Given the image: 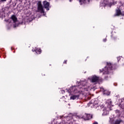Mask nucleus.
Returning <instances> with one entry per match:
<instances>
[{
    "instance_id": "nucleus-11",
    "label": "nucleus",
    "mask_w": 124,
    "mask_h": 124,
    "mask_svg": "<svg viewBox=\"0 0 124 124\" xmlns=\"http://www.w3.org/2000/svg\"><path fill=\"white\" fill-rule=\"evenodd\" d=\"M103 111H104V112L103 113V116H106L109 114V112L108 111H107L106 109L104 108L103 109Z\"/></svg>"
},
{
    "instance_id": "nucleus-20",
    "label": "nucleus",
    "mask_w": 124,
    "mask_h": 124,
    "mask_svg": "<svg viewBox=\"0 0 124 124\" xmlns=\"http://www.w3.org/2000/svg\"><path fill=\"white\" fill-rule=\"evenodd\" d=\"M67 61H64V62H63V63H66Z\"/></svg>"
},
{
    "instance_id": "nucleus-17",
    "label": "nucleus",
    "mask_w": 124,
    "mask_h": 124,
    "mask_svg": "<svg viewBox=\"0 0 124 124\" xmlns=\"http://www.w3.org/2000/svg\"><path fill=\"white\" fill-rule=\"evenodd\" d=\"M61 92L62 93H65V91H64V90H62Z\"/></svg>"
},
{
    "instance_id": "nucleus-18",
    "label": "nucleus",
    "mask_w": 124,
    "mask_h": 124,
    "mask_svg": "<svg viewBox=\"0 0 124 124\" xmlns=\"http://www.w3.org/2000/svg\"><path fill=\"white\" fill-rule=\"evenodd\" d=\"M107 41V39H103L104 42H106Z\"/></svg>"
},
{
    "instance_id": "nucleus-3",
    "label": "nucleus",
    "mask_w": 124,
    "mask_h": 124,
    "mask_svg": "<svg viewBox=\"0 0 124 124\" xmlns=\"http://www.w3.org/2000/svg\"><path fill=\"white\" fill-rule=\"evenodd\" d=\"M37 6V9L39 12H40L41 13H44V9H43V6H42V3H41V1H38Z\"/></svg>"
},
{
    "instance_id": "nucleus-13",
    "label": "nucleus",
    "mask_w": 124,
    "mask_h": 124,
    "mask_svg": "<svg viewBox=\"0 0 124 124\" xmlns=\"http://www.w3.org/2000/svg\"><path fill=\"white\" fill-rule=\"evenodd\" d=\"M74 90L75 91V87H73V88H71L69 90H68V93H72V91Z\"/></svg>"
},
{
    "instance_id": "nucleus-21",
    "label": "nucleus",
    "mask_w": 124,
    "mask_h": 124,
    "mask_svg": "<svg viewBox=\"0 0 124 124\" xmlns=\"http://www.w3.org/2000/svg\"><path fill=\"white\" fill-rule=\"evenodd\" d=\"M1 1H6V0H1Z\"/></svg>"
},
{
    "instance_id": "nucleus-22",
    "label": "nucleus",
    "mask_w": 124,
    "mask_h": 124,
    "mask_svg": "<svg viewBox=\"0 0 124 124\" xmlns=\"http://www.w3.org/2000/svg\"><path fill=\"white\" fill-rule=\"evenodd\" d=\"M79 1H80V2L83 1V0H79Z\"/></svg>"
},
{
    "instance_id": "nucleus-9",
    "label": "nucleus",
    "mask_w": 124,
    "mask_h": 124,
    "mask_svg": "<svg viewBox=\"0 0 124 124\" xmlns=\"http://www.w3.org/2000/svg\"><path fill=\"white\" fill-rule=\"evenodd\" d=\"M78 98H79L78 95H74L70 97V99H72L73 100H74L75 99H78Z\"/></svg>"
},
{
    "instance_id": "nucleus-23",
    "label": "nucleus",
    "mask_w": 124,
    "mask_h": 124,
    "mask_svg": "<svg viewBox=\"0 0 124 124\" xmlns=\"http://www.w3.org/2000/svg\"><path fill=\"white\" fill-rule=\"evenodd\" d=\"M70 1H71V0H70Z\"/></svg>"
},
{
    "instance_id": "nucleus-14",
    "label": "nucleus",
    "mask_w": 124,
    "mask_h": 124,
    "mask_svg": "<svg viewBox=\"0 0 124 124\" xmlns=\"http://www.w3.org/2000/svg\"><path fill=\"white\" fill-rule=\"evenodd\" d=\"M107 103H108V104H109V105H110V104H112V101H111V99L109 100H108L107 101Z\"/></svg>"
},
{
    "instance_id": "nucleus-4",
    "label": "nucleus",
    "mask_w": 124,
    "mask_h": 124,
    "mask_svg": "<svg viewBox=\"0 0 124 124\" xmlns=\"http://www.w3.org/2000/svg\"><path fill=\"white\" fill-rule=\"evenodd\" d=\"M43 4L44 5V7L46 8V9L48 11L50 10V3H49L46 0L43 1Z\"/></svg>"
},
{
    "instance_id": "nucleus-1",
    "label": "nucleus",
    "mask_w": 124,
    "mask_h": 124,
    "mask_svg": "<svg viewBox=\"0 0 124 124\" xmlns=\"http://www.w3.org/2000/svg\"><path fill=\"white\" fill-rule=\"evenodd\" d=\"M116 68V65L112 64L110 62H107V66L105 67L104 69L100 70V72L101 73L102 72H104L105 74H108L109 72V70H112L113 69H115Z\"/></svg>"
},
{
    "instance_id": "nucleus-8",
    "label": "nucleus",
    "mask_w": 124,
    "mask_h": 124,
    "mask_svg": "<svg viewBox=\"0 0 124 124\" xmlns=\"http://www.w3.org/2000/svg\"><path fill=\"white\" fill-rule=\"evenodd\" d=\"M11 19L13 20L14 23H16L17 22V17H16V16L13 15L11 16Z\"/></svg>"
},
{
    "instance_id": "nucleus-10",
    "label": "nucleus",
    "mask_w": 124,
    "mask_h": 124,
    "mask_svg": "<svg viewBox=\"0 0 124 124\" xmlns=\"http://www.w3.org/2000/svg\"><path fill=\"white\" fill-rule=\"evenodd\" d=\"M101 91H103L104 94H106V95H110V92L104 90V88H101Z\"/></svg>"
},
{
    "instance_id": "nucleus-6",
    "label": "nucleus",
    "mask_w": 124,
    "mask_h": 124,
    "mask_svg": "<svg viewBox=\"0 0 124 124\" xmlns=\"http://www.w3.org/2000/svg\"><path fill=\"white\" fill-rule=\"evenodd\" d=\"M81 92L84 93L85 92H88L89 91V89H90V86H88L87 85H83L81 88Z\"/></svg>"
},
{
    "instance_id": "nucleus-5",
    "label": "nucleus",
    "mask_w": 124,
    "mask_h": 124,
    "mask_svg": "<svg viewBox=\"0 0 124 124\" xmlns=\"http://www.w3.org/2000/svg\"><path fill=\"white\" fill-rule=\"evenodd\" d=\"M99 80V78L96 76H94L92 77V78H91V81L92 82V83H97Z\"/></svg>"
},
{
    "instance_id": "nucleus-7",
    "label": "nucleus",
    "mask_w": 124,
    "mask_h": 124,
    "mask_svg": "<svg viewBox=\"0 0 124 124\" xmlns=\"http://www.w3.org/2000/svg\"><path fill=\"white\" fill-rule=\"evenodd\" d=\"M32 52H35L38 55L41 54V49L39 48L35 47L32 49Z\"/></svg>"
},
{
    "instance_id": "nucleus-15",
    "label": "nucleus",
    "mask_w": 124,
    "mask_h": 124,
    "mask_svg": "<svg viewBox=\"0 0 124 124\" xmlns=\"http://www.w3.org/2000/svg\"><path fill=\"white\" fill-rule=\"evenodd\" d=\"M121 124V120H116L115 122V124Z\"/></svg>"
},
{
    "instance_id": "nucleus-12",
    "label": "nucleus",
    "mask_w": 124,
    "mask_h": 124,
    "mask_svg": "<svg viewBox=\"0 0 124 124\" xmlns=\"http://www.w3.org/2000/svg\"><path fill=\"white\" fill-rule=\"evenodd\" d=\"M116 15L117 16H119V15H121V10L120 9H118V10H116Z\"/></svg>"
},
{
    "instance_id": "nucleus-2",
    "label": "nucleus",
    "mask_w": 124,
    "mask_h": 124,
    "mask_svg": "<svg viewBox=\"0 0 124 124\" xmlns=\"http://www.w3.org/2000/svg\"><path fill=\"white\" fill-rule=\"evenodd\" d=\"M77 117L78 119H83L84 121H89V120L93 119V115L88 113H82L78 115Z\"/></svg>"
},
{
    "instance_id": "nucleus-19",
    "label": "nucleus",
    "mask_w": 124,
    "mask_h": 124,
    "mask_svg": "<svg viewBox=\"0 0 124 124\" xmlns=\"http://www.w3.org/2000/svg\"><path fill=\"white\" fill-rule=\"evenodd\" d=\"M92 124H98V123L97 122H95L93 123Z\"/></svg>"
},
{
    "instance_id": "nucleus-16",
    "label": "nucleus",
    "mask_w": 124,
    "mask_h": 124,
    "mask_svg": "<svg viewBox=\"0 0 124 124\" xmlns=\"http://www.w3.org/2000/svg\"><path fill=\"white\" fill-rule=\"evenodd\" d=\"M117 60H118V62H119V61L121 60V57L119 56V57H117Z\"/></svg>"
}]
</instances>
